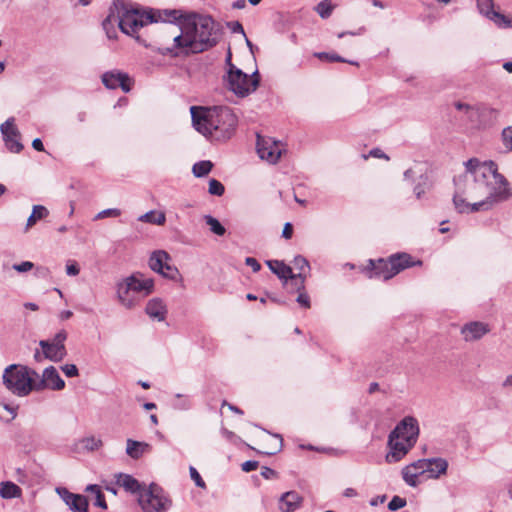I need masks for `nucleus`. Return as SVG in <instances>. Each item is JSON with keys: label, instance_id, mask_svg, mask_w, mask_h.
<instances>
[{"label": "nucleus", "instance_id": "1", "mask_svg": "<svg viewBox=\"0 0 512 512\" xmlns=\"http://www.w3.org/2000/svg\"><path fill=\"white\" fill-rule=\"evenodd\" d=\"M465 172L454 179L453 204L459 213L486 212L512 197V187L493 161L471 158Z\"/></svg>", "mask_w": 512, "mask_h": 512}, {"label": "nucleus", "instance_id": "2", "mask_svg": "<svg viewBox=\"0 0 512 512\" xmlns=\"http://www.w3.org/2000/svg\"><path fill=\"white\" fill-rule=\"evenodd\" d=\"M177 20L181 34L173 37L171 47L158 48V52L162 55L177 56V50L185 53H201L218 43L219 29L212 17L200 14L182 16L178 11Z\"/></svg>", "mask_w": 512, "mask_h": 512}, {"label": "nucleus", "instance_id": "3", "mask_svg": "<svg viewBox=\"0 0 512 512\" xmlns=\"http://www.w3.org/2000/svg\"><path fill=\"white\" fill-rule=\"evenodd\" d=\"M195 129L212 141H226L233 135L237 117L229 107L190 108Z\"/></svg>", "mask_w": 512, "mask_h": 512}, {"label": "nucleus", "instance_id": "4", "mask_svg": "<svg viewBox=\"0 0 512 512\" xmlns=\"http://www.w3.org/2000/svg\"><path fill=\"white\" fill-rule=\"evenodd\" d=\"M113 11L120 30L145 47H148V44L137 34L140 28L160 21L172 23L178 17V10H150L146 12L120 1L114 3Z\"/></svg>", "mask_w": 512, "mask_h": 512}, {"label": "nucleus", "instance_id": "5", "mask_svg": "<svg viewBox=\"0 0 512 512\" xmlns=\"http://www.w3.org/2000/svg\"><path fill=\"white\" fill-rule=\"evenodd\" d=\"M154 291V280L140 272L115 283L116 299L126 309H133Z\"/></svg>", "mask_w": 512, "mask_h": 512}, {"label": "nucleus", "instance_id": "6", "mask_svg": "<svg viewBox=\"0 0 512 512\" xmlns=\"http://www.w3.org/2000/svg\"><path fill=\"white\" fill-rule=\"evenodd\" d=\"M35 378L39 374L31 368L11 364L3 372V384L14 395L25 397L34 391Z\"/></svg>", "mask_w": 512, "mask_h": 512}, {"label": "nucleus", "instance_id": "7", "mask_svg": "<svg viewBox=\"0 0 512 512\" xmlns=\"http://www.w3.org/2000/svg\"><path fill=\"white\" fill-rule=\"evenodd\" d=\"M416 265H422V261H413L411 255L407 253L393 254L387 260H370L369 278L389 280L401 271Z\"/></svg>", "mask_w": 512, "mask_h": 512}, {"label": "nucleus", "instance_id": "8", "mask_svg": "<svg viewBox=\"0 0 512 512\" xmlns=\"http://www.w3.org/2000/svg\"><path fill=\"white\" fill-rule=\"evenodd\" d=\"M223 81L228 90L239 97H245L257 89L260 77L258 71L248 75L236 66H232L226 71Z\"/></svg>", "mask_w": 512, "mask_h": 512}, {"label": "nucleus", "instance_id": "9", "mask_svg": "<svg viewBox=\"0 0 512 512\" xmlns=\"http://www.w3.org/2000/svg\"><path fill=\"white\" fill-rule=\"evenodd\" d=\"M138 502L144 512H166L171 506V501L156 484L143 488L139 493Z\"/></svg>", "mask_w": 512, "mask_h": 512}, {"label": "nucleus", "instance_id": "10", "mask_svg": "<svg viewBox=\"0 0 512 512\" xmlns=\"http://www.w3.org/2000/svg\"><path fill=\"white\" fill-rule=\"evenodd\" d=\"M171 257L164 250H156L152 252L149 258V267L163 277L175 280L179 275L178 269L170 264Z\"/></svg>", "mask_w": 512, "mask_h": 512}, {"label": "nucleus", "instance_id": "11", "mask_svg": "<svg viewBox=\"0 0 512 512\" xmlns=\"http://www.w3.org/2000/svg\"><path fill=\"white\" fill-rule=\"evenodd\" d=\"M387 446L389 451L385 456V460L387 463L392 464L401 461L414 447V444L399 439L397 435L394 436L393 432H390L388 436Z\"/></svg>", "mask_w": 512, "mask_h": 512}, {"label": "nucleus", "instance_id": "12", "mask_svg": "<svg viewBox=\"0 0 512 512\" xmlns=\"http://www.w3.org/2000/svg\"><path fill=\"white\" fill-rule=\"evenodd\" d=\"M0 130L6 148L12 153L21 152L23 145L20 142V132L15 126V119L13 117L8 118L4 123L1 124Z\"/></svg>", "mask_w": 512, "mask_h": 512}, {"label": "nucleus", "instance_id": "13", "mask_svg": "<svg viewBox=\"0 0 512 512\" xmlns=\"http://www.w3.org/2000/svg\"><path fill=\"white\" fill-rule=\"evenodd\" d=\"M257 153L259 157L271 164H275L281 157L282 148L280 142L271 138L257 136Z\"/></svg>", "mask_w": 512, "mask_h": 512}, {"label": "nucleus", "instance_id": "14", "mask_svg": "<svg viewBox=\"0 0 512 512\" xmlns=\"http://www.w3.org/2000/svg\"><path fill=\"white\" fill-rule=\"evenodd\" d=\"M37 379L35 378L34 391H42L44 389L60 391L65 387L64 380L60 377L54 366L45 368L41 379Z\"/></svg>", "mask_w": 512, "mask_h": 512}, {"label": "nucleus", "instance_id": "15", "mask_svg": "<svg viewBox=\"0 0 512 512\" xmlns=\"http://www.w3.org/2000/svg\"><path fill=\"white\" fill-rule=\"evenodd\" d=\"M391 432H393L394 436L397 435L399 439L415 445L420 432L418 421L412 416H406Z\"/></svg>", "mask_w": 512, "mask_h": 512}, {"label": "nucleus", "instance_id": "16", "mask_svg": "<svg viewBox=\"0 0 512 512\" xmlns=\"http://www.w3.org/2000/svg\"><path fill=\"white\" fill-rule=\"evenodd\" d=\"M55 492L72 512H88V501L85 496L72 493L65 487H56Z\"/></svg>", "mask_w": 512, "mask_h": 512}, {"label": "nucleus", "instance_id": "17", "mask_svg": "<svg viewBox=\"0 0 512 512\" xmlns=\"http://www.w3.org/2000/svg\"><path fill=\"white\" fill-rule=\"evenodd\" d=\"M102 83L108 89L121 88L123 92L131 90V79L127 73L120 71H108L102 75Z\"/></svg>", "mask_w": 512, "mask_h": 512}, {"label": "nucleus", "instance_id": "18", "mask_svg": "<svg viewBox=\"0 0 512 512\" xmlns=\"http://www.w3.org/2000/svg\"><path fill=\"white\" fill-rule=\"evenodd\" d=\"M427 463L423 459H419L402 469V477L408 486L416 487L418 485L417 478L425 474Z\"/></svg>", "mask_w": 512, "mask_h": 512}, {"label": "nucleus", "instance_id": "19", "mask_svg": "<svg viewBox=\"0 0 512 512\" xmlns=\"http://www.w3.org/2000/svg\"><path fill=\"white\" fill-rule=\"evenodd\" d=\"M488 332V325L476 321L465 324L461 329V334L467 342L479 340Z\"/></svg>", "mask_w": 512, "mask_h": 512}, {"label": "nucleus", "instance_id": "20", "mask_svg": "<svg viewBox=\"0 0 512 512\" xmlns=\"http://www.w3.org/2000/svg\"><path fill=\"white\" fill-rule=\"evenodd\" d=\"M303 497L296 491H288L281 495L279 499V509L281 512H294L300 508Z\"/></svg>", "mask_w": 512, "mask_h": 512}, {"label": "nucleus", "instance_id": "21", "mask_svg": "<svg viewBox=\"0 0 512 512\" xmlns=\"http://www.w3.org/2000/svg\"><path fill=\"white\" fill-rule=\"evenodd\" d=\"M500 118V111L486 105H480L479 129H488L495 126Z\"/></svg>", "mask_w": 512, "mask_h": 512}, {"label": "nucleus", "instance_id": "22", "mask_svg": "<svg viewBox=\"0 0 512 512\" xmlns=\"http://www.w3.org/2000/svg\"><path fill=\"white\" fill-rule=\"evenodd\" d=\"M39 346L42 350H44L45 359H48L52 362H60L67 355L66 348L54 345L50 343V340H40Z\"/></svg>", "mask_w": 512, "mask_h": 512}, {"label": "nucleus", "instance_id": "23", "mask_svg": "<svg viewBox=\"0 0 512 512\" xmlns=\"http://www.w3.org/2000/svg\"><path fill=\"white\" fill-rule=\"evenodd\" d=\"M427 463V469L425 474L428 478L437 479L441 475L446 474L448 468V462L443 458H431L424 459Z\"/></svg>", "mask_w": 512, "mask_h": 512}, {"label": "nucleus", "instance_id": "24", "mask_svg": "<svg viewBox=\"0 0 512 512\" xmlns=\"http://www.w3.org/2000/svg\"><path fill=\"white\" fill-rule=\"evenodd\" d=\"M145 311L149 317L156 319L157 321H163L167 314L166 305L160 298H153L149 300Z\"/></svg>", "mask_w": 512, "mask_h": 512}, {"label": "nucleus", "instance_id": "25", "mask_svg": "<svg viewBox=\"0 0 512 512\" xmlns=\"http://www.w3.org/2000/svg\"><path fill=\"white\" fill-rule=\"evenodd\" d=\"M270 270L283 281L288 284V279L291 277L292 268L286 265L283 261L269 260L266 262Z\"/></svg>", "mask_w": 512, "mask_h": 512}, {"label": "nucleus", "instance_id": "26", "mask_svg": "<svg viewBox=\"0 0 512 512\" xmlns=\"http://www.w3.org/2000/svg\"><path fill=\"white\" fill-rule=\"evenodd\" d=\"M116 477V484L123 487L126 491L136 493H140L142 491L141 485L134 477L128 474H118Z\"/></svg>", "mask_w": 512, "mask_h": 512}, {"label": "nucleus", "instance_id": "27", "mask_svg": "<svg viewBox=\"0 0 512 512\" xmlns=\"http://www.w3.org/2000/svg\"><path fill=\"white\" fill-rule=\"evenodd\" d=\"M150 450V445L132 439L127 440L126 453L133 459H139L145 452Z\"/></svg>", "mask_w": 512, "mask_h": 512}, {"label": "nucleus", "instance_id": "28", "mask_svg": "<svg viewBox=\"0 0 512 512\" xmlns=\"http://www.w3.org/2000/svg\"><path fill=\"white\" fill-rule=\"evenodd\" d=\"M22 494L21 488L13 482L0 483V496L4 499L18 498Z\"/></svg>", "mask_w": 512, "mask_h": 512}, {"label": "nucleus", "instance_id": "29", "mask_svg": "<svg viewBox=\"0 0 512 512\" xmlns=\"http://www.w3.org/2000/svg\"><path fill=\"white\" fill-rule=\"evenodd\" d=\"M116 24L118 25V20L113 9H111L109 15L103 20L102 23L103 29L105 30L106 35L109 39L117 38V31L115 29Z\"/></svg>", "mask_w": 512, "mask_h": 512}, {"label": "nucleus", "instance_id": "30", "mask_svg": "<svg viewBox=\"0 0 512 512\" xmlns=\"http://www.w3.org/2000/svg\"><path fill=\"white\" fill-rule=\"evenodd\" d=\"M48 214H49V211L46 207H44L42 205L33 206L32 213L27 219L26 230H28L29 228L34 226L37 221L46 218L48 216Z\"/></svg>", "mask_w": 512, "mask_h": 512}, {"label": "nucleus", "instance_id": "31", "mask_svg": "<svg viewBox=\"0 0 512 512\" xmlns=\"http://www.w3.org/2000/svg\"><path fill=\"white\" fill-rule=\"evenodd\" d=\"M139 221L155 224L164 225L166 222V216L164 212L149 211L138 218Z\"/></svg>", "mask_w": 512, "mask_h": 512}, {"label": "nucleus", "instance_id": "32", "mask_svg": "<svg viewBox=\"0 0 512 512\" xmlns=\"http://www.w3.org/2000/svg\"><path fill=\"white\" fill-rule=\"evenodd\" d=\"M488 19L499 28H512V15H505L494 10Z\"/></svg>", "mask_w": 512, "mask_h": 512}, {"label": "nucleus", "instance_id": "33", "mask_svg": "<svg viewBox=\"0 0 512 512\" xmlns=\"http://www.w3.org/2000/svg\"><path fill=\"white\" fill-rule=\"evenodd\" d=\"M86 492H89L92 495H94V497H95L94 505L95 506H98V507H100L102 509H106L107 508L105 497H104V494L101 491L100 486H98L96 484H90V485H88L86 487Z\"/></svg>", "mask_w": 512, "mask_h": 512}, {"label": "nucleus", "instance_id": "34", "mask_svg": "<svg viewBox=\"0 0 512 512\" xmlns=\"http://www.w3.org/2000/svg\"><path fill=\"white\" fill-rule=\"evenodd\" d=\"M305 281L306 274L301 272L293 274V272H291V277H289L287 285H290L294 291L300 292L305 290Z\"/></svg>", "mask_w": 512, "mask_h": 512}, {"label": "nucleus", "instance_id": "35", "mask_svg": "<svg viewBox=\"0 0 512 512\" xmlns=\"http://www.w3.org/2000/svg\"><path fill=\"white\" fill-rule=\"evenodd\" d=\"M213 168V164L209 160L199 161L192 167V172L195 177L201 178L206 176Z\"/></svg>", "mask_w": 512, "mask_h": 512}, {"label": "nucleus", "instance_id": "36", "mask_svg": "<svg viewBox=\"0 0 512 512\" xmlns=\"http://www.w3.org/2000/svg\"><path fill=\"white\" fill-rule=\"evenodd\" d=\"M314 56L320 60H325V61H329V62H346V63L355 65V66L359 65L358 62L346 60L336 53L316 52V53H314Z\"/></svg>", "mask_w": 512, "mask_h": 512}, {"label": "nucleus", "instance_id": "37", "mask_svg": "<svg viewBox=\"0 0 512 512\" xmlns=\"http://www.w3.org/2000/svg\"><path fill=\"white\" fill-rule=\"evenodd\" d=\"M430 188L429 177L427 174L421 173L419 175V182L415 185L413 191L417 199H420L422 195Z\"/></svg>", "mask_w": 512, "mask_h": 512}, {"label": "nucleus", "instance_id": "38", "mask_svg": "<svg viewBox=\"0 0 512 512\" xmlns=\"http://www.w3.org/2000/svg\"><path fill=\"white\" fill-rule=\"evenodd\" d=\"M204 220L212 233L218 236H223L225 234V227L216 218L212 217L211 215H206Z\"/></svg>", "mask_w": 512, "mask_h": 512}, {"label": "nucleus", "instance_id": "39", "mask_svg": "<svg viewBox=\"0 0 512 512\" xmlns=\"http://www.w3.org/2000/svg\"><path fill=\"white\" fill-rule=\"evenodd\" d=\"M171 405L177 410H188L191 407V401L186 395L176 394Z\"/></svg>", "mask_w": 512, "mask_h": 512}, {"label": "nucleus", "instance_id": "40", "mask_svg": "<svg viewBox=\"0 0 512 512\" xmlns=\"http://www.w3.org/2000/svg\"><path fill=\"white\" fill-rule=\"evenodd\" d=\"M334 6L331 4V0L321 1L315 8L316 12L323 19H327L332 14Z\"/></svg>", "mask_w": 512, "mask_h": 512}, {"label": "nucleus", "instance_id": "41", "mask_svg": "<svg viewBox=\"0 0 512 512\" xmlns=\"http://www.w3.org/2000/svg\"><path fill=\"white\" fill-rule=\"evenodd\" d=\"M477 8L480 14H482L486 18H489L490 15L495 10L493 0H477Z\"/></svg>", "mask_w": 512, "mask_h": 512}, {"label": "nucleus", "instance_id": "42", "mask_svg": "<svg viewBox=\"0 0 512 512\" xmlns=\"http://www.w3.org/2000/svg\"><path fill=\"white\" fill-rule=\"evenodd\" d=\"M82 447L88 451H95L102 446V441L94 436L86 437L81 440Z\"/></svg>", "mask_w": 512, "mask_h": 512}, {"label": "nucleus", "instance_id": "43", "mask_svg": "<svg viewBox=\"0 0 512 512\" xmlns=\"http://www.w3.org/2000/svg\"><path fill=\"white\" fill-rule=\"evenodd\" d=\"M208 192L211 195L222 196L225 192V187L220 181H218L216 179H211L209 181Z\"/></svg>", "mask_w": 512, "mask_h": 512}, {"label": "nucleus", "instance_id": "44", "mask_svg": "<svg viewBox=\"0 0 512 512\" xmlns=\"http://www.w3.org/2000/svg\"><path fill=\"white\" fill-rule=\"evenodd\" d=\"M467 120L474 128L479 129L480 105H476L473 110H470V113L467 115Z\"/></svg>", "mask_w": 512, "mask_h": 512}, {"label": "nucleus", "instance_id": "45", "mask_svg": "<svg viewBox=\"0 0 512 512\" xmlns=\"http://www.w3.org/2000/svg\"><path fill=\"white\" fill-rule=\"evenodd\" d=\"M293 264H294V267L296 269H298L301 273H304L305 270H307V271L310 270V264H309L308 260L301 255H297L294 258Z\"/></svg>", "mask_w": 512, "mask_h": 512}, {"label": "nucleus", "instance_id": "46", "mask_svg": "<svg viewBox=\"0 0 512 512\" xmlns=\"http://www.w3.org/2000/svg\"><path fill=\"white\" fill-rule=\"evenodd\" d=\"M120 214H121L120 209L109 208V209H105V210H102L99 213H97L96 216L94 217V220H100V219H104L106 217H118V216H120Z\"/></svg>", "mask_w": 512, "mask_h": 512}, {"label": "nucleus", "instance_id": "47", "mask_svg": "<svg viewBox=\"0 0 512 512\" xmlns=\"http://www.w3.org/2000/svg\"><path fill=\"white\" fill-rule=\"evenodd\" d=\"M67 339V332L65 330H60L57 332L54 337L50 340V343L57 345L62 348L65 347V341Z\"/></svg>", "mask_w": 512, "mask_h": 512}, {"label": "nucleus", "instance_id": "48", "mask_svg": "<svg viewBox=\"0 0 512 512\" xmlns=\"http://www.w3.org/2000/svg\"><path fill=\"white\" fill-rule=\"evenodd\" d=\"M502 141L508 150H512V126H508L502 131Z\"/></svg>", "mask_w": 512, "mask_h": 512}, {"label": "nucleus", "instance_id": "49", "mask_svg": "<svg viewBox=\"0 0 512 512\" xmlns=\"http://www.w3.org/2000/svg\"><path fill=\"white\" fill-rule=\"evenodd\" d=\"M406 505V500L399 496H394L388 504L390 511H396L403 508Z\"/></svg>", "mask_w": 512, "mask_h": 512}, {"label": "nucleus", "instance_id": "50", "mask_svg": "<svg viewBox=\"0 0 512 512\" xmlns=\"http://www.w3.org/2000/svg\"><path fill=\"white\" fill-rule=\"evenodd\" d=\"M190 471V476H191V479L195 482V485L197 487H200V488H204L205 487V482L203 481V479L201 478L200 474L198 473V471L196 470V468H194L193 466L190 467L189 469Z\"/></svg>", "mask_w": 512, "mask_h": 512}, {"label": "nucleus", "instance_id": "51", "mask_svg": "<svg viewBox=\"0 0 512 512\" xmlns=\"http://www.w3.org/2000/svg\"><path fill=\"white\" fill-rule=\"evenodd\" d=\"M61 370L67 377H76L79 375L78 368L74 364H65L61 367Z\"/></svg>", "mask_w": 512, "mask_h": 512}, {"label": "nucleus", "instance_id": "52", "mask_svg": "<svg viewBox=\"0 0 512 512\" xmlns=\"http://www.w3.org/2000/svg\"><path fill=\"white\" fill-rule=\"evenodd\" d=\"M297 303H299L304 308H310V298L305 290L298 292V296L296 298Z\"/></svg>", "mask_w": 512, "mask_h": 512}, {"label": "nucleus", "instance_id": "53", "mask_svg": "<svg viewBox=\"0 0 512 512\" xmlns=\"http://www.w3.org/2000/svg\"><path fill=\"white\" fill-rule=\"evenodd\" d=\"M33 267L34 264L30 261H24L22 263L13 265V269L20 273L30 271Z\"/></svg>", "mask_w": 512, "mask_h": 512}, {"label": "nucleus", "instance_id": "54", "mask_svg": "<svg viewBox=\"0 0 512 512\" xmlns=\"http://www.w3.org/2000/svg\"><path fill=\"white\" fill-rule=\"evenodd\" d=\"M80 272V268L75 261H69L66 265V273L69 276H77Z\"/></svg>", "mask_w": 512, "mask_h": 512}, {"label": "nucleus", "instance_id": "55", "mask_svg": "<svg viewBox=\"0 0 512 512\" xmlns=\"http://www.w3.org/2000/svg\"><path fill=\"white\" fill-rule=\"evenodd\" d=\"M474 107L475 106H472V105H469V104L463 103V102H456L455 103V108L458 111H461L466 117L470 113V110H473Z\"/></svg>", "mask_w": 512, "mask_h": 512}, {"label": "nucleus", "instance_id": "56", "mask_svg": "<svg viewBox=\"0 0 512 512\" xmlns=\"http://www.w3.org/2000/svg\"><path fill=\"white\" fill-rule=\"evenodd\" d=\"M245 263L247 266L251 267L254 272H258L261 269L260 263L253 257H247Z\"/></svg>", "mask_w": 512, "mask_h": 512}, {"label": "nucleus", "instance_id": "57", "mask_svg": "<svg viewBox=\"0 0 512 512\" xmlns=\"http://www.w3.org/2000/svg\"><path fill=\"white\" fill-rule=\"evenodd\" d=\"M258 465H259V463L257 461L249 460V461L244 462L241 465V468L245 472H250V471L256 470Z\"/></svg>", "mask_w": 512, "mask_h": 512}, {"label": "nucleus", "instance_id": "58", "mask_svg": "<svg viewBox=\"0 0 512 512\" xmlns=\"http://www.w3.org/2000/svg\"><path fill=\"white\" fill-rule=\"evenodd\" d=\"M369 155L375 158L389 160V157L379 148L372 149Z\"/></svg>", "mask_w": 512, "mask_h": 512}, {"label": "nucleus", "instance_id": "59", "mask_svg": "<svg viewBox=\"0 0 512 512\" xmlns=\"http://www.w3.org/2000/svg\"><path fill=\"white\" fill-rule=\"evenodd\" d=\"M292 234H293L292 224L287 222L284 225V228H283V231H282V237L285 238V239H290L292 237Z\"/></svg>", "mask_w": 512, "mask_h": 512}, {"label": "nucleus", "instance_id": "60", "mask_svg": "<svg viewBox=\"0 0 512 512\" xmlns=\"http://www.w3.org/2000/svg\"><path fill=\"white\" fill-rule=\"evenodd\" d=\"M261 475L266 479H272L276 476V472L273 469L264 466L261 469Z\"/></svg>", "mask_w": 512, "mask_h": 512}, {"label": "nucleus", "instance_id": "61", "mask_svg": "<svg viewBox=\"0 0 512 512\" xmlns=\"http://www.w3.org/2000/svg\"><path fill=\"white\" fill-rule=\"evenodd\" d=\"M230 28L233 33H241L243 36H245L244 28L240 22H238V21L232 22L230 24Z\"/></svg>", "mask_w": 512, "mask_h": 512}, {"label": "nucleus", "instance_id": "62", "mask_svg": "<svg viewBox=\"0 0 512 512\" xmlns=\"http://www.w3.org/2000/svg\"><path fill=\"white\" fill-rule=\"evenodd\" d=\"M222 435L231 442H235L238 439V437L232 431H229L225 428L222 429Z\"/></svg>", "mask_w": 512, "mask_h": 512}, {"label": "nucleus", "instance_id": "63", "mask_svg": "<svg viewBox=\"0 0 512 512\" xmlns=\"http://www.w3.org/2000/svg\"><path fill=\"white\" fill-rule=\"evenodd\" d=\"M386 498V495L376 496L370 500V505L373 507L378 506L379 504L384 503Z\"/></svg>", "mask_w": 512, "mask_h": 512}, {"label": "nucleus", "instance_id": "64", "mask_svg": "<svg viewBox=\"0 0 512 512\" xmlns=\"http://www.w3.org/2000/svg\"><path fill=\"white\" fill-rule=\"evenodd\" d=\"M32 147L37 151H44V145L39 138H36L32 141Z\"/></svg>", "mask_w": 512, "mask_h": 512}]
</instances>
